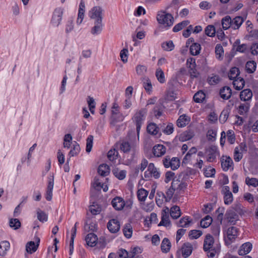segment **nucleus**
I'll return each instance as SVG.
<instances>
[{"label": "nucleus", "instance_id": "obj_1", "mask_svg": "<svg viewBox=\"0 0 258 258\" xmlns=\"http://www.w3.org/2000/svg\"><path fill=\"white\" fill-rule=\"evenodd\" d=\"M147 113V110L146 108H142L140 110L137 111L133 117V121L136 125L137 132L138 136L141 125L145 119Z\"/></svg>", "mask_w": 258, "mask_h": 258}, {"label": "nucleus", "instance_id": "obj_2", "mask_svg": "<svg viewBox=\"0 0 258 258\" xmlns=\"http://www.w3.org/2000/svg\"><path fill=\"white\" fill-rule=\"evenodd\" d=\"M156 18L158 22L165 27H169L173 24L174 18L172 15L165 12H159Z\"/></svg>", "mask_w": 258, "mask_h": 258}, {"label": "nucleus", "instance_id": "obj_3", "mask_svg": "<svg viewBox=\"0 0 258 258\" xmlns=\"http://www.w3.org/2000/svg\"><path fill=\"white\" fill-rule=\"evenodd\" d=\"M160 172L155 167L154 163H150L148 166L147 170L144 173V177L146 180H149L152 177H154L155 179H158L160 177Z\"/></svg>", "mask_w": 258, "mask_h": 258}, {"label": "nucleus", "instance_id": "obj_4", "mask_svg": "<svg viewBox=\"0 0 258 258\" xmlns=\"http://www.w3.org/2000/svg\"><path fill=\"white\" fill-rule=\"evenodd\" d=\"M238 235V229L234 226H231L228 228L226 231V236L227 239H225V243L227 245L230 244L232 242Z\"/></svg>", "mask_w": 258, "mask_h": 258}, {"label": "nucleus", "instance_id": "obj_5", "mask_svg": "<svg viewBox=\"0 0 258 258\" xmlns=\"http://www.w3.org/2000/svg\"><path fill=\"white\" fill-rule=\"evenodd\" d=\"M119 106L116 103H114L112 107V115L111 119L113 123L117 121H122L123 120L122 115L119 112Z\"/></svg>", "mask_w": 258, "mask_h": 258}, {"label": "nucleus", "instance_id": "obj_6", "mask_svg": "<svg viewBox=\"0 0 258 258\" xmlns=\"http://www.w3.org/2000/svg\"><path fill=\"white\" fill-rule=\"evenodd\" d=\"M40 241V238L38 237H36V243L32 241L27 242L26 245V251L30 254H32V253L35 252L38 248Z\"/></svg>", "mask_w": 258, "mask_h": 258}, {"label": "nucleus", "instance_id": "obj_7", "mask_svg": "<svg viewBox=\"0 0 258 258\" xmlns=\"http://www.w3.org/2000/svg\"><path fill=\"white\" fill-rule=\"evenodd\" d=\"M107 227L111 233H116L120 229V223L117 219H112L107 223Z\"/></svg>", "mask_w": 258, "mask_h": 258}, {"label": "nucleus", "instance_id": "obj_8", "mask_svg": "<svg viewBox=\"0 0 258 258\" xmlns=\"http://www.w3.org/2000/svg\"><path fill=\"white\" fill-rule=\"evenodd\" d=\"M206 152L208 154L207 161L209 162H213L219 154L218 149L215 146H210L206 150Z\"/></svg>", "mask_w": 258, "mask_h": 258}, {"label": "nucleus", "instance_id": "obj_9", "mask_svg": "<svg viewBox=\"0 0 258 258\" xmlns=\"http://www.w3.org/2000/svg\"><path fill=\"white\" fill-rule=\"evenodd\" d=\"M63 14L62 10L61 8L55 9L51 19V23L55 26H58L61 20Z\"/></svg>", "mask_w": 258, "mask_h": 258}, {"label": "nucleus", "instance_id": "obj_10", "mask_svg": "<svg viewBox=\"0 0 258 258\" xmlns=\"http://www.w3.org/2000/svg\"><path fill=\"white\" fill-rule=\"evenodd\" d=\"M54 185V176L50 175L48 177V185L47 187L46 199L50 201L52 199V190Z\"/></svg>", "mask_w": 258, "mask_h": 258}, {"label": "nucleus", "instance_id": "obj_11", "mask_svg": "<svg viewBox=\"0 0 258 258\" xmlns=\"http://www.w3.org/2000/svg\"><path fill=\"white\" fill-rule=\"evenodd\" d=\"M119 148L124 153H127L132 149L134 152V154H135L137 151L136 146L134 144L131 145L128 142L125 141H122L120 144Z\"/></svg>", "mask_w": 258, "mask_h": 258}, {"label": "nucleus", "instance_id": "obj_12", "mask_svg": "<svg viewBox=\"0 0 258 258\" xmlns=\"http://www.w3.org/2000/svg\"><path fill=\"white\" fill-rule=\"evenodd\" d=\"M221 167L225 171H228L233 164L232 159L229 156H223L221 158Z\"/></svg>", "mask_w": 258, "mask_h": 258}, {"label": "nucleus", "instance_id": "obj_13", "mask_svg": "<svg viewBox=\"0 0 258 258\" xmlns=\"http://www.w3.org/2000/svg\"><path fill=\"white\" fill-rule=\"evenodd\" d=\"M170 225V221L169 219L168 216V208H166V209L163 210L162 211L161 221L158 224L159 226H164L166 227Z\"/></svg>", "mask_w": 258, "mask_h": 258}, {"label": "nucleus", "instance_id": "obj_14", "mask_svg": "<svg viewBox=\"0 0 258 258\" xmlns=\"http://www.w3.org/2000/svg\"><path fill=\"white\" fill-rule=\"evenodd\" d=\"M103 10L99 6H96L92 9V15L90 16L91 19L98 20L101 19L102 21L103 19Z\"/></svg>", "mask_w": 258, "mask_h": 258}, {"label": "nucleus", "instance_id": "obj_15", "mask_svg": "<svg viewBox=\"0 0 258 258\" xmlns=\"http://www.w3.org/2000/svg\"><path fill=\"white\" fill-rule=\"evenodd\" d=\"M214 243V239L212 236L210 234L206 235L204 242L203 248L205 251H208V250L213 248V244Z\"/></svg>", "mask_w": 258, "mask_h": 258}, {"label": "nucleus", "instance_id": "obj_16", "mask_svg": "<svg viewBox=\"0 0 258 258\" xmlns=\"http://www.w3.org/2000/svg\"><path fill=\"white\" fill-rule=\"evenodd\" d=\"M113 207L116 210H121L124 207V201L121 198L116 197L111 202Z\"/></svg>", "mask_w": 258, "mask_h": 258}, {"label": "nucleus", "instance_id": "obj_17", "mask_svg": "<svg viewBox=\"0 0 258 258\" xmlns=\"http://www.w3.org/2000/svg\"><path fill=\"white\" fill-rule=\"evenodd\" d=\"M166 151V147L163 145L158 144L153 147V153L156 157H161L164 155Z\"/></svg>", "mask_w": 258, "mask_h": 258}, {"label": "nucleus", "instance_id": "obj_18", "mask_svg": "<svg viewBox=\"0 0 258 258\" xmlns=\"http://www.w3.org/2000/svg\"><path fill=\"white\" fill-rule=\"evenodd\" d=\"M252 244L247 242L243 243L239 248L238 253L240 255H244L248 253L252 249Z\"/></svg>", "mask_w": 258, "mask_h": 258}, {"label": "nucleus", "instance_id": "obj_19", "mask_svg": "<svg viewBox=\"0 0 258 258\" xmlns=\"http://www.w3.org/2000/svg\"><path fill=\"white\" fill-rule=\"evenodd\" d=\"M181 251L183 257L186 258L191 254L192 251V246L188 242L185 243L182 246Z\"/></svg>", "mask_w": 258, "mask_h": 258}, {"label": "nucleus", "instance_id": "obj_20", "mask_svg": "<svg viewBox=\"0 0 258 258\" xmlns=\"http://www.w3.org/2000/svg\"><path fill=\"white\" fill-rule=\"evenodd\" d=\"M162 127H163V125L160 124V126H158L155 123H151L148 125L147 130L150 134L156 136L158 135Z\"/></svg>", "mask_w": 258, "mask_h": 258}, {"label": "nucleus", "instance_id": "obj_21", "mask_svg": "<svg viewBox=\"0 0 258 258\" xmlns=\"http://www.w3.org/2000/svg\"><path fill=\"white\" fill-rule=\"evenodd\" d=\"M103 24L101 19L95 20L94 26L92 28L91 32L93 35L99 34L102 30Z\"/></svg>", "mask_w": 258, "mask_h": 258}, {"label": "nucleus", "instance_id": "obj_22", "mask_svg": "<svg viewBox=\"0 0 258 258\" xmlns=\"http://www.w3.org/2000/svg\"><path fill=\"white\" fill-rule=\"evenodd\" d=\"M87 244L91 247L96 245L98 240L97 236L93 233H90L85 238Z\"/></svg>", "mask_w": 258, "mask_h": 258}, {"label": "nucleus", "instance_id": "obj_23", "mask_svg": "<svg viewBox=\"0 0 258 258\" xmlns=\"http://www.w3.org/2000/svg\"><path fill=\"white\" fill-rule=\"evenodd\" d=\"M244 22V19L241 16H236L231 19V28L234 30L238 29Z\"/></svg>", "mask_w": 258, "mask_h": 258}, {"label": "nucleus", "instance_id": "obj_24", "mask_svg": "<svg viewBox=\"0 0 258 258\" xmlns=\"http://www.w3.org/2000/svg\"><path fill=\"white\" fill-rule=\"evenodd\" d=\"M220 95L222 99L228 100L232 95V90L229 87H223L220 90Z\"/></svg>", "mask_w": 258, "mask_h": 258}, {"label": "nucleus", "instance_id": "obj_25", "mask_svg": "<svg viewBox=\"0 0 258 258\" xmlns=\"http://www.w3.org/2000/svg\"><path fill=\"white\" fill-rule=\"evenodd\" d=\"M190 118L185 114L180 115L176 121L177 125L179 127H183L190 121Z\"/></svg>", "mask_w": 258, "mask_h": 258}, {"label": "nucleus", "instance_id": "obj_26", "mask_svg": "<svg viewBox=\"0 0 258 258\" xmlns=\"http://www.w3.org/2000/svg\"><path fill=\"white\" fill-rule=\"evenodd\" d=\"M141 80L143 87L147 93L150 94L152 91V85L150 80L147 77H143Z\"/></svg>", "mask_w": 258, "mask_h": 258}, {"label": "nucleus", "instance_id": "obj_27", "mask_svg": "<svg viewBox=\"0 0 258 258\" xmlns=\"http://www.w3.org/2000/svg\"><path fill=\"white\" fill-rule=\"evenodd\" d=\"M252 93L249 89H244L240 92V98L241 100L246 101L252 98Z\"/></svg>", "mask_w": 258, "mask_h": 258}, {"label": "nucleus", "instance_id": "obj_28", "mask_svg": "<svg viewBox=\"0 0 258 258\" xmlns=\"http://www.w3.org/2000/svg\"><path fill=\"white\" fill-rule=\"evenodd\" d=\"M250 108V103L248 102H245L241 103L237 108L238 113L241 115L247 114L249 111Z\"/></svg>", "mask_w": 258, "mask_h": 258}, {"label": "nucleus", "instance_id": "obj_29", "mask_svg": "<svg viewBox=\"0 0 258 258\" xmlns=\"http://www.w3.org/2000/svg\"><path fill=\"white\" fill-rule=\"evenodd\" d=\"M233 80V85L236 90H240L244 87L245 81L242 78L238 77Z\"/></svg>", "mask_w": 258, "mask_h": 258}, {"label": "nucleus", "instance_id": "obj_30", "mask_svg": "<svg viewBox=\"0 0 258 258\" xmlns=\"http://www.w3.org/2000/svg\"><path fill=\"white\" fill-rule=\"evenodd\" d=\"M112 173L118 179L122 180L125 178L126 174V171L125 170H120L118 168L113 169Z\"/></svg>", "mask_w": 258, "mask_h": 258}, {"label": "nucleus", "instance_id": "obj_31", "mask_svg": "<svg viewBox=\"0 0 258 258\" xmlns=\"http://www.w3.org/2000/svg\"><path fill=\"white\" fill-rule=\"evenodd\" d=\"M201 46L200 43H196L191 44L189 48L190 53L192 55H198L200 53Z\"/></svg>", "mask_w": 258, "mask_h": 258}, {"label": "nucleus", "instance_id": "obj_32", "mask_svg": "<svg viewBox=\"0 0 258 258\" xmlns=\"http://www.w3.org/2000/svg\"><path fill=\"white\" fill-rule=\"evenodd\" d=\"M10 244L8 241H3L0 243V255L5 256L10 249Z\"/></svg>", "mask_w": 258, "mask_h": 258}, {"label": "nucleus", "instance_id": "obj_33", "mask_svg": "<svg viewBox=\"0 0 258 258\" xmlns=\"http://www.w3.org/2000/svg\"><path fill=\"white\" fill-rule=\"evenodd\" d=\"M109 172V167L107 164H101L98 167V172L102 176H106L108 175Z\"/></svg>", "mask_w": 258, "mask_h": 258}, {"label": "nucleus", "instance_id": "obj_34", "mask_svg": "<svg viewBox=\"0 0 258 258\" xmlns=\"http://www.w3.org/2000/svg\"><path fill=\"white\" fill-rule=\"evenodd\" d=\"M170 214L173 219H177L181 216L180 208L177 206H173L170 209Z\"/></svg>", "mask_w": 258, "mask_h": 258}, {"label": "nucleus", "instance_id": "obj_35", "mask_svg": "<svg viewBox=\"0 0 258 258\" xmlns=\"http://www.w3.org/2000/svg\"><path fill=\"white\" fill-rule=\"evenodd\" d=\"M221 24L224 30H227L231 28V18L230 16H226L222 18Z\"/></svg>", "mask_w": 258, "mask_h": 258}, {"label": "nucleus", "instance_id": "obj_36", "mask_svg": "<svg viewBox=\"0 0 258 258\" xmlns=\"http://www.w3.org/2000/svg\"><path fill=\"white\" fill-rule=\"evenodd\" d=\"M171 248V243L167 238H164L162 242L161 248L162 252L167 253Z\"/></svg>", "mask_w": 258, "mask_h": 258}, {"label": "nucleus", "instance_id": "obj_37", "mask_svg": "<svg viewBox=\"0 0 258 258\" xmlns=\"http://www.w3.org/2000/svg\"><path fill=\"white\" fill-rule=\"evenodd\" d=\"M206 95L202 90L198 91L194 96V100L197 103H202L205 100Z\"/></svg>", "mask_w": 258, "mask_h": 258}, {"label": "nucleus", "instance_id": "obj_38", "mask_svg": "<svg viewBox=\"0 0 258 258\" xmlns=\"http://www.w3.org/2000/svg\"><path fill=\"white\" fill-rule=\"evenodd\" d=\"M256 63L253 60L248 61L245 65L246 71L249 74L253 73L256 69Z\"/></svg>", "mask_w": 258, "mask_h": 258}, {"label": "nucleus", "instance_id": "obj_39", "mask_svg": "<svg viewBox=\"0 0 258 258\" xmlns=\"http://www.w3.org/2000/svg\"><path fill=\"white\" fill-rule=\"evenodd\" d=\"M240 74V71L238 68H232L229 73L228 78L230 80H232L234 79L238 78Z\"/></svg>", "mask_w": 258, "mask_h": 258}, {"label": "nucleus", "instance_id": "obj_40", "mask_svg": "<svg viewBox=\"0 0 258 258\" xmlns=\"http://www.w3.org/2000/svg\"><path fill=\"white\" fill-rule=\"evenodd\" d=\"M122 230L123 234L125 237L130 238L132 237L133 234V228L130 224H126Z\"/></svg>", "mask_w": 258, "mask_h": 258}, {"label": "nucleus", "instance_id": "obj_41", "mask_svg": "<svg viewBox=\"0 0 258 258\" xmlns=\"http://www.w3.org/2000/svg\"><path fill=\"white\" fill-rule=\"evenodd\" d=\"M148 195V191L143 188L139 189L137 192L138 198L139 201L142 202L145 201Z\"/></svg>", "mask_w": 258, "mask_h": 258}, {"label": "nucleus", "instance_id": "obj_42", "mask_svg": "<svg viewBox=\"0 0 258 258\" xmlns=\"http://www.w3.org/2000/svg\"><path fill=\"white\" fill-rule=\"evenodd\" d=\"M230 112L229 110L223 109L219 116V121L221 123H224L227 121Z\"/></svg>", "mask_w": 258, "mask_h": 258}, {"label": "nucleus", "instance_id": "obj_43", "mask_svg": "<svg viewBox=\"0 0 258 258\" xmlns=\"http://www.w3.org/2000/svg\"><path fill=\"white\" fill-rule=\"evenodd\" d=\"M212 222V218L210 216H206L201 221V226L203 228L208 227Z\"/></svg>", "mask_w": 258, "mask_h": 258}, {"label": "nucleus", "instance_id": "obj_44", "mask_svg": "<svg viewBox=\"0 0 258 258\" xmlns=\"http://www.w3.org/2000/svg\"><path fill=\"white\" fill-rule=\"evenodd\" d=\"M205 33L206 35L209 37H214L215 35L216 30L213 25H209L205 29Z\"/></svg>", "mask_w": 258, "mask_h": 258}, {"label": "nucleus", "instance_id": "obj_45", "mask_svg": "<svg viewBox=\"0 0 258 258\" xmlns=\"http://www.w3.org/2000/svg\"><path fill=\"white\" fill-rule=\"evenodd\" d=\"M156 77L158 80V81L160 83H164L165 82V78L164 76V73L163 71L160 69L158 68L156 70Z\"/></svg>", "mask_w": 258, "mask_h": 258}, {"label": "nucleus", "instance_id": "obj_46", "mask_svg": "<svg viewBox=\"0 0 258 258\" xmlns=\"http://www.w3.org/2000/svg\"><path fill=\"white\" fill-rule=\"evenodd\" d=\"M175 190L174 188L170 187L166 192V196L164 193H162V198L165 199L166 202H169L172 199Z\"/></svg>", "mask_w": 258, "mask_h": 258}, {"label": "nucleus", "instance_id": "obj_47", "mask_svg": "<svg viewBox=\"0 0 258 258\" xmlns=\"http://www.w3.org/2000/svg\"><path fill=\"white\" fill-rule=\"evenodd\" d=\"M161 130L166 135H170L173 133L174 130L173 125L171 123H168L166 127H164L163 125V127H162Z\"/></svg>", "mask_w": 258, "mask_h": 258}, {"label": "nucleus", "instance_id": "obj_48", "mask_svg": "<svg viewBox=\"0 0 258 258\" xmlns=\"http://www.w3.org/2000/svg\"><path fill=\"white\" fill-rule=\"evenodd\" d=\"M9 225L11 228L16 230L21 227V222L18 219H11L9 222Z\"/></svg>", "mask_w": 258, "mask_h": 258}, {"label": "nucleus", "instance_id": "obj_49", "mask_svg": "<svg viewBox=\"0 0 258 258\" xmlns=\"http://www.w3.org/2000/svg\"><path fill=\"white\" fill-rule=\"evenodd\" d=\"M190 223V221L189 220L188 217H183L181 219H180V220L177 223V226L178 227H187L188 226Z\"/></svg>", "mask_w": 258, "mask_h": 258}, {"label": "nucleus", "instance_id": "obj_50", "mask_svg": "<svg viewBox=\"0 0 258 258\" xmlns=\"http://www.w3.org/2000/svg\"><path fill=\"white\" fill-rule=\"evenodd\" d=\"M118 152L115 149L110 150L107 153V158L111 161H113L117 159Z\"/></svg>", "mask_w": 258, "mask_h": 258}, {"label": "nucleus", "instance_id": "obj_51", "mask_svg": "<svg viewBox=\"0 0 258 258\" xmlns=\"http://www.w3.org/2000/svg\"><path fill=\"white\" fill-rule=\"evenodd\" d=\"M93 136L92 135H89L86 140L87 144L86 151L88 153H89L92 150L93 147Z\"/></svg>", "mask_w": 258, "mask_h": 258}, {"label": "nucleus", "instance_id": "obj_52", "mask_svg": "<svg viewBox=\"0 0 258 258\" xmlns=\"http://www.w3.org/2000/svg\"><path fill=\"white\" fill-rule=\"evenodd\" d=\"M226 216L229 222L232 223L236 219L237 215L234 211L229 210L227 211Z\"/></svg>", "mask_w": 258, "mask_h": 258}, {"label": "nucleus", "instance_id": "obj_53", "mask_svg": "<svg viewBox=\"0 0 258 258\" xmlns=\"http://www.w3.org/2000/svg\"><path fill=\"white\" fill-rule=\"evenodd\" d=\"M162 47L166 51H171L174 48L172 41H169L162 44Z\"/></svg>", "mask_w": 258, "mask_h": 258}, {"label": "nucleus", "instance_id": "obj_54", "mask_svg": "<svg viewBox=\"0 0 258 258\" xmlns=\"http://www.w3.org/2000/svg\"><path fill=\"white\" fill-rule=\"evenodd\" d=\"M216 170L214 168L209 167L204 170V175L207 177H213L214 176Z\"/></svg>", "mask_w": 258, "mask_h": 258}, {"label": "nucleus", "instance_id": "obj_55", "mask_svg": "<svg viewBox=\"0 0 258 258\" xmlns=\"http://www.w3.org/2000/svg\"><path fill=\"white\" fill-rule=\"evenodd\" d=\"M202 234V232L200 230H192L189 232V236L191 239H197Z\"/></svg>", "mask_w": 258, "mask_h": 258}, {"label": "nucleus", "instance_id": "obj_56", "mask_svg": "<svg viewBox=\"0 0 258 258\" xmlns=\"http://www.w3.org/2000/svg\"><path fill=\"white\" fill-rule=\"evenodd\" d=\"M142 252V249L139 247H135L128 252V258H134L136 256Z\"/></svg>", "mask_w": 258, "mask_h": 258}, {"label": "nucleus", "instance_id": "obj_57", "mask_svg": "<svg viewBox=\"0 0 258 258\" xmlns=\"http://www.w3.org/2000/svg\"><path fill=\"white\" fill-rule=\"evenodd\" d=\"M215 53L218 59H220L221 57L223 55L224 50L221 44L216 45L215 47Z\"/></svg>", "mask_w": 258, "mask_h": 258}, {"label": "nucleus", "instance_id": "obj_58", "mask_svg": "<svg viewBox=\"0 0 258 258\" xmlns=\"http://www.w3.org/2000/svg\"><path fill=\"white\" fill-rule=\"evenodd\" d=\"M37 219L42 222H45L47 220V216L45 212L39 210L37 211Z\"/></svg>", "mask_w": 258, "mask_h": 258}, {"label": "nucleus", "instance_id": "obj_59", "mask_svg": "<svg viewBox=\"0 0 258 258\" xmlns=\"http://www.w3.org/2000/svg\"><path fill=\"white\" fill-rule=\"evenodd\" d=\"M220 81V78L218 75H213L212 77L209 78L208 82L210 85H216Z\"/></svg>", "mask_w": 258, "mask_h": 258}, {"label": "nucleus", "instance_id": "obj_60", "mask_svg": "<svg viewBox=\"0 0 258 258\" xmlns=\"http://www.w3.org/2000/svg\"><path fill=\"white\" fill-rule=\"evenodd\" d=\"M246 184L248 185H251L254 187L258 186V180L255 178H250L246 177L245 179Z\"/></svg>", "mask_w": 258, "mask_h": 258}, {"label": "nucleus", "instance_id": "obj_61", "mask_svg": "<svg viewBox=\"0 0 258 258\" xmlns=\"http://www.w3.org/2000/svg\"><path fill=\"white\" fill-rule=\"evenodd\" d=\"M154 115L157 117L159 118L162 115V106L160 105H156L154 107L153 110Z\"/></svg>", "mask_w": 258, "mask_h": 258}, {"label": "nucleus", "instance_id": "obj_62", "mask_svg": "<svg viewBox=\"0 0 258 258\" xmlns=\"http://www.w3.org/2000/svg\"><path fill=\"white\" fill-rule=\"evenodd\" d=\"M224 204L225 205H230L233 200V195L232 193H227L224 195Z\"/></svg>", "mask_w": 258, "mask_h": 258}, {"label": "nucleus", "instance_id": "obj_63", "mask_svg": "<svg viewBox=\"0 0 258 258\" xmlns=\"http://www.w3.org/2000/svg\"><path fill=\"white\" fill-rule=\"evenodd\" d=\"M80 150V146L76 143V145H74L73 148L70 151L69 155L71 157L76 156L79 153Z\"/></svg>", "mask_w": 258, "mask_h": 258}, {"label": "nucleus", "instance_id": "obj_64", "mask_svg": "<svg viewBox=\"0 0 258 258\" xmlns=\"http://www.w3.org/2000/svg\"><path fill=\"white\" fill-rule=\"evenodd\" d=\"M136 72L138 75H144L147 71V67L143 65H138L136 67Z\"/></svg>", "mask_w": 258, "mask_h": 258}]
</instances>
